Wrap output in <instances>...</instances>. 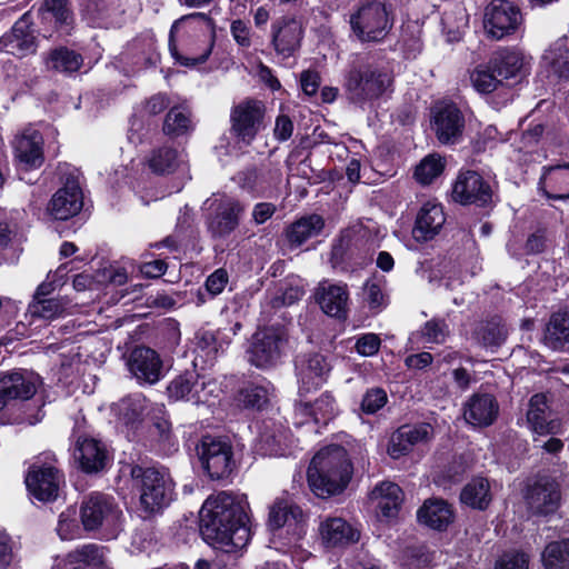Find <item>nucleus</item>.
Wrapping results in <instances>:
<instances>
[{
  "label": "nucleus",
  "mask_w": 569,
  "mask_h": 569,
  "mask_svg": "<svg viewBox=\"0 0 569 569\" xmlns=\"http://www.w3.org/2000/svg\"><path fill=\"white\" fill-rule=\"evenodd\" d=\"M249 502L226 491L208 497L199 511V532L204 542L224 553H240L249 545Z\"/></svg>",
  "instance_id": "1"
},
{
  "label": "nucleus",
  "mask_w": 569,
  "mask_h": 569,
  "mask_svg": "<svg viewBox=\"0 0 569 569\" xmlns=\"http://www.w3.org/2000/svg\"><path fill=\"white\" fill-rule=\"evenodd\" d=\"M123 512L116 498L102 491L83 495L76 506H69L58 519L57 532L62 540L83 535L103 540L116 539L122 530Z\"/></svg>",
  "instance_id": "2"
},
{
  "label": "nucleus",
  "mask_w": 569,
  "mask_h": 569,
  "mask_svg": "<svg viewBox=\"0 0 569 569\" xmlns=\"http://www.w3.org/2000/svg\"><path fill=\"white\" fill-rule=\"evenodd\" d=\"M353 476V463L341 445L321 448L307 469V481L312 493L329 499L346 491Z\"/></svg>",
  "instance_id": "3"
},
{
  "label": "nucleus",
  "mask_w": 569,
  "mask_h": 569,
  "mask_svg": "<svg viewBox=\"0 0 569 569\" xmlns=\"http://www.w3.org/2000/svg\"><path fill=\"white\" fill-rule=\"evenodd\" d=\"M393 84V74L373 60L372 54H359L349 64L343 77L347 100L363 108L381 99Z\"/></svg>",
  "instance_id": "4"
},
{
  "label": "nucleus",
  "mask_w": 569,
  "mask_h": 569,
  "mask_svg": "<svg viewBox=\"0 0 569 569\" xmlns=\"http://www.w3.org/2000/svg\"><path fill=\"white\" fill-rule=\"evenodd\" d=\"M130 477L144 518L161 515L174 500L176 483L167 470L136 463L130 467Z\"/></svg>",
  "instance_id": "5"
},
{
  "label": "nucleus",
  "mask_w": 569,
  "mask_h": 569,
  "mask_svg": "<svg viewBox=\"0 0 569 569\" xmlns=\"http://www.w3.org/2000/svg\"><path fill=\"white\" fill-rule=\"evenodd\" d=\"M200 467L210 480L227 482L236 475L238 461L227 436L202 435L196 445Z\"/></svg>",
  "instance_id": "6"
},
{
  "label": "nucleus",
  "mask_w": 569,
  "mask_h": 569,
  "mask_svg": "<svg viewBox=\"0 0 569 569\" xmlns=\"http://www.w3.org/2000/svg\"><path fill=\"white\" fill-rule=\"evenodd\" d=\"M349 23L361 43L382 42L393 27L392 7L380 0L360 1Z\"/></svg>",
  "instance_id": "7"
},
{
  "label": "nucleus",
  "mask_w": 569,
  "mask_h": 569,
  "mask_svg": "<svg viewBox=\"0 0 569 569\" xmlns=\"http://www.w3.org/2000/svg\"><path fill=\"white\" fill-rule=\"evenodd\" d=\"M289 333L282 325L258 329L251 337L246 351L248 362L261 370L274 368L280 361Z\"/></svg>",
  "instance_id": "8"
},
{
  "label": "nucleus",
  "mask_w": 569,
  "mask_h": 569,
  "mask_svg": "<svg viewBox=\"0 0 569 569\" xmlns=\"http://www.w3.org/2000/svg\"><path fill=\"white\" fill-rule=\"evenodd\" d=\"M76 16L70 0H43L37 9V33L46 40L71 37Z\"/></svg>",
  "instance_id": "9"
},
{
  "label": "nucleus",
  "mask_w": 569,
  "mask_h": 569,
  "mask_svg": "<svg viewBox=\"0 0 569 569\" xmlns=\"http://www.w3.org/2000/svg\"><path fill=\"white\" fill-rule=\"evenodd\" d=\"M56 462L53 457L52 461H37L28 468L24 483L32 499L42 503H51L59 498V491L66 483V477Z\"/></svg>",
  "instance_id": "10"
},
{
  "label": "nucleus",
  "mask_w": 569,
  "mask_h": 569,
  "mask_svg": "<svg viewBox=\"0 0 569 569\" xmlns=\"http://www.w3.org/2000/svg\"><path fill=\"white\" fill-rule=\"evenodd\" d=\"M266 107L262 101L247 98L230 111V136L238 144L250 146L263 128Z\"/></svg>",
  "instance_id": "11"
},
{
  "label": "nucleus",
  "mask_w": 569,
  "mask_h": 569,
  "mask_svg": "<svg viewBox=\"0 0 569 569\" xmlns=\"http://www.w3.org/2000/svg\"><path fill=\"white\" fill-rule=\"evenodd\" d=\"M73 459L77 469L86 476H101L113 466L114 455L110 447L91 436L78 437Z\"/></svg>",
  "instance_id": "12"
},
{
  "label": "nucleus",
  "mask_w": 569,
  "mask_h": 569,
  "mask_svg": "<svg viewBox=\"0 0 569 569\" xmlns=\"http://www.w3.org/2000/svg\"><path fill=\"white\" fill-rule=\"evenodd\" d=\"M295 369L298 378V396L307 398L327 383L332 366L327 356L321 352L300 353L295 358Z\"/></svg>",
  "instance_id": "13"
},
{
  "label": "nucleus",
  "mask_w": 569,
  "mask_h": 569,
  "mask_svg": "<svg viewBox=\"0 0 569 569\" xmlns=\"http://www.w3.org/2000/svg\"><path fill=\"white\" fill-rule=\"evenodd\" d=\"M452 200L461 206L492 208L493 191L488 180L475 170L460 171L451 190Z\"/></svg>",
  "instance_id": "14"
},
{
  "label": "nucleus",
  "mask_w": 569,
  "mask_h": 569,
  "mask_svg": "<svg viewBox=\"0 0 569 569\" xmlns=\"http://www.w3.org/2000/svg\"><path fill=\"white\" fill-rule=\"evenodd\" d=\"M309 516L291 498L278 497L269 507L267 527L271 532L287 528V532L296 540L307 533Z\"/></svg>",
  "instance_id": "15"
},
{
  "label": "nucleus",
  "mask_w": 569,
  "mask_h": 569,
  "mask_svg": "<svg viewBox=\"0 0 569 569\" xmlns=\"http://www.w3.org/2000/svg\"><path fill=\"white\" fill-rule=\"evenodd\" d=\"M124 358L128 371L139 386H153L166 376L162 358L151 347L136 345Z\"/></svg>",
  "instance_id": "16"
},
{
  "label": "nucleus",
  "mask_w": 569,
  "mask_h": 569,
  "mask_svg": "<svg viewBox=\"0 0 569 569\" xmlns=\"http://www.w3.org/2000/svg\"><path fill=\"white\" fill-rule=\"evenodd\" d=\"M244 202L234 197L224 196L214 201L206 218L207 230L212 239H226L240 226L246 212Z\"/></svg>",
  "instance_id": "17"
},
{
  "label": "nucleus",
  "mask_w": 569,
  "mask_h": 569,
  "mask_svg": "<svg viewBox=\"0 0 569 569\" xmlns=\"http://www.w3.org/2000/svg\"><path fill=\"white\" fill-rule=\"evenodd\" d=\"M431 128L437 140L445 146L460 143L463 139L466 119L453 101L437 103L431 110Z\"/></svg>",
  "instance_id": "18"
},
{
  "label": "nucleus",
  "mask_w": 569,
  "mask_h": 569,
  "mask_svg": "<svg viewBox=\"0 0 569 569\" xmlns=\"http://www.w3.org/2000/svg\"><path fill=\"white\" fill-rule=\"evenodd\" d=\"M521 22L520 8L509 0H492L485 9L483 26L492 39L516 33Z\"/></svg>",
  "instance_id": "19"
},
{
  "label": "nucleus",
  "mask_w": 569,
  "mask_h": 569,
  "mask_svg": "<svg viewBox=\"0 0 569 569\" xmlns=\"http://www.w3.org/2000/svg\"><path fill=\"white\" fill-rule=\"evenodd\" d=\"M40 377L27 369L0 372V411L18 401L30 400L37 392Z\"/></svg>",
  "instance_id": "20"
},
{
  "label": "nucleus",
  "mask_w": 569,
  "mask_h": 569,
  "mask_svg": "<svg viewBox=\"0 0 569 569\" xmlns=\"http://www.w3.org/2000/svg\"><path fill=\"white\" fill-rule=\"evenodd\" d=\"M526 501L536 516H549L560 507L561 491L557 479L548 473H538L528 486Z\"/></svg>",
  "instance_id": "21"
},
{
  "label": "nucleus",
  "mask_w": 569,
  "mask_h": 569,
  "mask_svg": "<svg viewBox=\"0 0 569 569\" xmlns=\"http://www.w3.org/2000/svg\"><path fill=\"white\" fill-rule=\"evenodd\" d=\"M33 26V16L31 10H28L20 16L9 31L0 37V52L19 56L34 54L39 42L34 36Z\"/></svg>",
  "instance_id": "22"
},
{
  "label": "nucleus",
  "mask_w": 569,
  "mask_h": 569,
  "mask_svg": "<svg viewBox=\"0 0 569 569\" xmlns=\"http://www.w3.org/2000/svg\"><path fill=\"white\" fill-rule=\"evenodd\" d=\"M12 153L16 167L20 170L32 171L44 163V139L36 129H26L12 141Z\"/></svg>",
  "instance_id": "23"
},
{
  "label": "nucleus",
  "mask_w": 569,
  "mask_h": 569,
  "mask_svg": "<svg viewBox=\"0 0 569 569\" xmlns=\"http://www.w3.org/2000/svg\"><path fill=\"white\" fill-rule=\"evenodd\" d=\"M301 22L293 16H281L271 22L270 43L278 56L293 57L303 39Z\"/></svg>",
  "instance_id": "24"
},
{
  "label": "nucleus",
  "mask_w": 569,
  "mask_h": 569,
  "mask_svg": "<svg viewBox=\"0 0 569 569\" xmlns=\"http://www.w3.org/2000/svg\"><path fill=\"white\" fill-rule=\"evenodd\" d=\"M83 207V192L78 179L67 177L63 186L50 199L47 210L54 220H69L77 216Z\"/></svg>",
  "instance_id": "25"
},
{
  "label": "nucleus",
  "mask_w": 569,
  "mask_h": 569,
  "mask_svg": "<svg viewBox=\"0 0 569 569\" xmlns=\"http://www.w3.org/2000/svg\"><path fill=\"white\" fill-rule=\"evenodd\" d=\"M194 366H198V359L201 360V367H212L216 360L222 356L231 343V338L223 329L200 328L194 335Z\"/></svg>",
  "instance_id": "26"
},
{
  "label": "nucleus",
  "mask_w": 569,
  "mask_h": 569,
  "mask_svg": "<svg viewBox=\"0 0 569 569\" xmlns=\"http://www.w3.org/2000/svg\"><path fill=\"white\" fill-rule=\"evenodd\" d=\"M431 425L427 422L400 426L390 437L388 455L395 460L408 456L416 445L427 442L431 438Z\"/></svg>",
  "instance_id": "27"
},
{
  "label": "nucleus",
  "mask_w": 569,
  "mask_h": 569,
  "mask_svg": "<svg viewBox=\"0 0 569 569\" xmlns=\"http://www.w3.org/2000/svg\"><path fill=\"white\" fill-rule=\"evenodd\" d=\"M303 399L296 400L293 407L296 416L305 421L311 420L316 425L327 426L340 412L338 401L329 390L323 391L313 402Z\"/></svg>",
  "instance_id": "28"
},
{
  "label": "nucleus",
  "mask_w": 569,
  "mask_h": 569,
  "mask_svg": "<svg viewBox=\"0 0 569 569\" xmlns=\"http://www.w3.org/2000/svg\"><path fill=\"white\" fill-rule=\"evenodd\" d=\"M326 221L321 214L309 213L301 216L288 224L283 237L291 250L300 248L311 238L319 237L325 230Z\"/></svg>",
  "instance_id": "29"
},
{
  "label": "nucleus",
  "mask_w": 569,
  "mask_h": 569,
  "mask_svg": "<svg viewBox=\"0 0 569 569\" xmlns=\"http://www.w3.org/2000/svg\"><path fill=\"white\" fill-rule=\"evenodd\" d=\"M196 370H184L174 376L166 388V395L170 402L192 401L201 402L200 391L204 389L206 382Z\"/></svg>",
  "instance_id": "30"
},
{
  "label": "nucleus",
  "mask_w": 569,
  "mask_h": 569,
  "mask_svg": "<svg viewBox=\"0 0 569 569\" xmlns=\"http://www.w3.org/2000/svg\"><path fill=\"white\" fill-rule=\"evenodd\" d=\"M455 519L452 506L442 498H429L417 510V520L432 530L442 532Z\"/></svg>",
  "instance_id": "31"
},
{
  "label": "nucleus",
  "mask_w": 569,
  "mask_h": 569,
  "mask_svg": "<svg viewBox=\"0 0 569 569\" xmlns=\"http://www.w3.org/2000/svg\"><path fill=\"white\" fill-rule=\"evenodd\" d=\"M43 63L49 71L73 77L84 67V56L68 46L59 44L47 51Z\"/></svg>",
  "instance_id": "32"
},
{
  "label": "nucleus",
  "mask_w": 569,
  "mask_h": 569,
  "mask_svg": "<svg viewBox=\"0 0 569 569\" xmlns=\"http://www.w3.org/2000/svg\"><path fill=\"white\" fill-rule=\"evenodd\" d=\"M446 222L443 207L440 203L426 202L419 209L412 236L418 242L432 240Z\"/></svg>",
  "instance_id": "33"
},
{
  "label": "nucleus",
  "mask_w": 569,
  "mask_h": 569,
  "mask_svg": "<svg viewBox=\"0 0 569 569\" xmlns=\"http://www.w3.org/2000/svg\"><path fill=\"white\" fill-rule=\"evenodd\" d=\"M319 533L327 548L347 547L358 542L360 538L359 530L339 517L323 520L320 523Z\"/></svg>",
  "instance_id": "34"
},
{
  "label": "nucleus",
  "mask_w": 569,
  "mask_h": 569,
  "mask_svg": "<svg viewBox=\"0 0 569 569\" xmlns=\"http://www.w3.org/2000/svg\"><path fill=\"white\" fill-rule=\"evenodd\" d=\"M499 412V405L495 396L490 393H473L465 408V419L477 427L491 426Z\"/></svg>",
  "instance_id": "35"
},
{
  "label": "nucleus",
  "mask_w": 569,
  "mask_h": 569,
  "mask_svg": "<svg viewBox=\"0 0 569 569\" xmlns=\"http://www.w3.org/2000/svg\"><path fill=\"white\" fill-rule=\"evenodd\" d=\"M369 498L377 501V513L386 519L396 518L403 502L401 487L391 481H381L370 491Z\"/></svg>",
  "instance_id": "36"
},
{
  "label": "nucleus",
  "mask_w": 569,
  "mask_h": 569,
  "mask_svg": "<svg viewBox=\"0 0 569 569\" xmlns=\"http://www.w3.org/2000/svg\"><path fill=\"white\" fill-rule=\"evenodd\" d=\"M271 387V382L266 378H262L260 382L244 381L237 390L234 401L242 409L262 411L270 403L269 392Z\"/></svg>",
  "instance_id": "37"
},
{
  "label": "nucleus",
  "mask_w": 569,
  "mask_h": 569,
  "mask_svg": "<svg viewBox=\"0 0 569 569\" xmlns=\"http://www.w3.org/2000/svg\"><path fill=\"white\" fill-rule=\"evenodd\" d=\"M459 499L473 510L486 511L492 502L489 480L482 476L472 477L461 489Z\"/></svg>",
  "instance_id": "38"
},
{
  "label": "nucleus",
  "mask_w": 569,
  "mask_h": 569,
  "mask_svg": "<svg viewBox=\"0 0 569 569\" xmlns=\"http://www.w3.org/2000/svg\"><path fill=\"white\" fill-rule=\"evenodd\" d=\"M233 181L242 191L247 192L252 198L263 197L272 187L271 172L258 169L254 166L247 167L239 171L233 177Z\"/></svg>",
  "instance_id": "39"
},
{
  "label": "nucleus",
  "mask_w": 569,
  "mask_h": 569,
  "mask_svg": "<svg viewBox=\"0 0 569 569\" xmlns=\"http://www.w3.org/2000/svg\"><path fill=\"white\" fill-rule=\"evenodd\" d=\"M489 63L497 72L502 82L509 83L510 79H516L523 69V56L520 51L505 48L498 50L490 59Z\"/></svg>",
  "instance_id": "40"
},
{
  "label": "nucleus",
  "mask_w": 569,
  "mask_h": 569,
  "mask_svg": "<svg viewBox=\"0 0 569 569\" xmlns=\"http://www.w3.org/2000/svg\"><path fill=\"white\" fill-rule=\"evenodd\" d=\"M349 292L346 284H330L317 295V302L329 317L345 319L347 317V302Z\"/></svg>",
  "instance_id": "41"
},
{
  "label": "nucleus",
  "mask_w": 569,
  "mask_h": 569,
  "mask_svg": "<svg viewBox=\"0 0 569 569\" xmlns=\"http://www.w3.org/2000/svg\"><path fill=\"white\" fill-rule=\"evenodd\" d=\"M543 177L548 180L549 190L545 196L550 200L569 199V162L543 167Z\"/></svg>",
  "instance_id": "42"
},
{
  "label": "nucleus",
  "mask_w": 569,
  "mask_h": 569,
  "mask_svg": "<svg viewBox=\"0 0 569 569\" xmlns=\"http://www.w3.org/2000/svg\"><path fill=\"white\" fill-rule=\"evenodd\" d=\"M546 343L553 350H563L569 346V312H553L545 332Z\"/></svg>",
  "instance_id": "43"
},
{
  "label": "nucleus",
  "mask_w": 569,
  "mask_h": 569,
  "mask_svg": "<svg viewBox=\"0 0 569 569\" xmlns=\"http://www.w3.org/2000/svg\"><path fill=\"white\" fill-rule=\"evenodd\" d=\"M103 547L97 543H86L69 552L64 565H73L82 569H100L104 565Z\"/></svg>",
  "instance_id": "44"
},
{
  "label": "nucleus",
  "mask_w": 569,
  "mask_h": 569,
  "mask_svg": "<svg viewBox=\"0 0 569 569\" xmlns=\"http://www.w3.org/2000/svg\"><path fill=\"white\" fill-rule=\"evenodd\" d=\"M507 335V329L497 316L486 320L473 331L478 345L487 349L499 348L506 341Z\"/></svg>",
  "instance_id": "45"
},
{
  "label": "nucleus",
  "mask_w": 569,
  "mask_h": 569,
  "mask_svg": "<svg viewBox=\"0 0 569 569\" xmlns=\"http://www.w3.org/2000/svg\"><path fill=\"white\" fill-rule=\"evenodd\" d=\"M303 295L305 289L300 283V279L298 277L290 276L277 283V292L270 299L269 305L273 310L290 307L297 303Z\"/></svg>",
  "instance_id": "46"
},
{
  "label": "nucleus",
  "mask_w": 569,
  "mask_h": 569,
  "mask_svg": "<svg viewBox=\"0 0 569 569\" xmlns=\"http://www.w3.org/2000/svg\"><path fill=\"white\" fill-rule=\"evenodd\" d=\"M471 83L475 90L481 94H489L496 90L512 84L502 82L489 61L486 64H479L470 74Z\"/></svg>",
  "instance_id": "47"
},
{
  "label": "nucleus",
  "mask_w": 569,
  "mask_h": 569,
  "mask_svg": "<svg viewBox=\"0 0 569 569\" xmlns=\"http://www.w3.org/2000/svg\"><path fill=\"white\" fill-rule=\"evenodd\" d=\"M190 129V113L180 106L171 107L163 119V133L170 138H178L188 133Z\"/></svg>",
  "instance_id": "48"
},
{
  "label": "nucleus",
  "mask_w": 569,
  "mask_h": 569,
  "mask_svg": "<svg viewBox=\"0 0 569 569\" xmlns=\"http://www.w3.org/2000/svg\"><path fill=\"white\" fill-rule=\"evenodd\" d=\"M446 168L443 158L438 153L426 156L415 169V179L423 184H431L439 176L442 174Z\"/></svg>",
  "instance_id": "49"
},
{
  "label": "nucleus",
  "mask_w": 569,
  "mask_h": 569,
  "mask_svg": "<svg viewBox=\"0 0 569 569\" xmlns=\"http://www.w3.org/2000/svg\"><path fill=\"white\" fill-rule=\"evenodd\" d=\"M177 23H178V21H176L172 24V27L170 29V33H169V41H168L169 51H170L172 58L183 67H196L198 64L204 63L209 59V57L213 50V47L216 43V31H211L207 47L201 54H199L198 57H184L179 53V50H178V47L176 43V39H174V28H176Z\"/></svg>",
  "instance_id": "50"
},
{
  "label": "nucleus",
  "mask_w": 569,
  "mask_h": 569,
  "mask_svg": "<svg viewBox=\"0 0 569 569\" xmlns=\"http://www.w3.org/2000/svg\"><path fill=\"white\" fill-rule=\"evenodd\" d=\"M148 166L156 174L172 173L178 167V151L172 147H160L152 151Z\"/></svg>",
  "instance_id": "51"
},
{
  "label": "nucleus",
  "mask_w": 569,
  "mask_h": 569,
  "mask_svg": "<svg viewBox=\"0 0 569 569\" xmlns=\"http://www.w3.org/2000/svg\"><path fill=\"white\" fill-rule=\"evenodd\" d=\"M569 561V539L549 542L542 552L546 569H563Z\"/></svg>",
  "instance_id": "52"
},
{
  "label": "nucleus",
  "mask_w": 569,
  "mask_h": 569,
  "mask_svg": "<svg viewBox=\"0 0 569 569\" xmlns=\"http://www.w3.org/2000/svg\"><path fill=\"white\" fill-rule=\"evenodd\" d=\"M406 565L413 569H429L435 560V552L426 545L408 546L403 551Z\"/></svg>",
  "instance_id": "53"
},
{
  "label": "nucleus",
  "mask_w": 569,
  "mask_h": 569,
  "mask_svg": "<svg viewBox=\"0 0 569 569\" xmlns=\"http://www.w3.org/2000/svg\"><path fill=\"white\" fill-rule=\"evenodd\" d=\"M350 230L342 231L331 247L330 259L333 266L348 267L351 264Z\"/></svg>",
  "instance_id": "54"
},
{
  "label": "nucleus",
  "mask_w": 569,
  "mask_h": 569,
  "mask_svg": "<svg viewBox=\"0 0 569 569\" xmlns=\"http://www.w3.org/2000/svg\"><path fill=\"white\" fill-rule=\"evenodd\" d=\"M388 402V395L381 387H373L366 390L360 402L362 413L371 416L382 409Z\"/></svg>",
  "instance_id": "55"
},
{
  "label": "nucleus",
  "mask_w": 569,
  "mask_h": 569,
  "mask_svg": "<svg viewBox=\"0 0 569 569\" xmlns=\"http://www.w3.org/2000/svg\"><path fill=\"white\" fill-rule=\"evenodd\" d=\"M449 333V325L442 318H431L421 328V336L431 343H443Z\"/></svg>",
  "instance_id": "56"
},
{
  "label": "nucleus",
  "mask_w": 569,
  "mask_h": 569,
  "mask_svg": "<svg viewBox=\"0 0 569 569\" xmlns=\"http://www.w3.org/2000/svg\"><path fill=\"white\" fill-rule=\"evenodd\" d=\"M529 556L521 550L503 552L496 561L495 569H528Z\"/></svg>",
  "instance_id": "57"
},
{
  "label": "nucleus",
  "mask_w": 569,
  "mask_h": 569,
  "mask_svg": "<svg viewBox=\"0 0 569 569\" xmlns=\"http://www.w3.org/2000/svg\"><path fill=\"white\" fill-rule=\"evenodd\" d=\"M152 435L158 437V441L163 443L168 449L177 446L176 437L172 432V423L164 417H156L152 422Z\"/></svg>",
  "instance_id": "58"
},
{
  "label": "nucleus",
  "mask_w": 569,
  "mask_h": 569,
  "mask_svg": "<svg viewBox=\"0 0 569 569\" xmlns=\"http://www.w3.org/2000/svg\"><path fill=\"white\" fill-rule=\"evenodd\" d=\"M381 339L377 333H363L357 339L355 349L362 357H372L379 352Z\"/></svg>",
  "instance_id": "59"
},
{
  "label": "nucleus",
  "mask_w": 569,
  "mask_h": 569,
  "mask_svg": "<svg viewBox=\"0 0 569 569\" xmlns=\"http://www.w3.org/2000/svg\"><path fill=\"white\" fill-rule=\"evenodd\" d=\"M259 446L266 456H282L284 451L281 436L274 432L264 431L261 433Z\"/></svg>",
  "instance_id": "60"
},
{
  "label": "nucleus",
  "mask_w": 569,
  "mask_h": 569,
  "mask_svg": "<svg viewBox=\"0 0 569 569\" xmlns=\"http://www.w3.org/2000/svg\"><path fill=\"white\" fill-rule=\"evenodd\" d=\"M365 300L371 310L386 306L385 295L379 283L367 281L365 283Z\"/></svg>",
  "instance_id": "61"
},
{
  "label": "nucleus",
  "mask_w": 569,
  "mask_h": 569,
  "mask_svg": "<svg viewBox=\"0 0 569 569\" xmlns=\"http://www.w3.org/2000/svg\"><path fill=\"white\" fill-rule=\"evenodd\" d=\"M321 84V78L317 70L307 69L300 74V87L306 96H315Z\"/></svg>",
  "instance_id": "62"
},
{
  "label": "nucleus",
  "mask_w": 569,
  "mask_h": 569,
  "mask_svg": "<svg viewBox=\"0 0 569 569\" xmlns=\"http://www.w3.org/2000/svg\"><path fill=\"white\" fill-rule=\"evenodd\" d=\"M228 283V273L224 269H217L206 280L204 287L207 291L216 297L220 295Z\"/></svg>",
  "instance_id": "63"
},
{
  "label": "nucleus",
  "mask_w": 569,
  "mask_h": 569,
  "mask_svg": "<svg viewBox=\"0 0 569 569\" xmlns=\"http://www.w3.org/2000/svg\"><path fill=\"white\" fill-rule=\"evenodd\" d=\"M467 465L462 457L453 458L443 470V477L450 483H458L463 479Z\"/></svg>",
  "instance_id": "64"
}]
</instances>
